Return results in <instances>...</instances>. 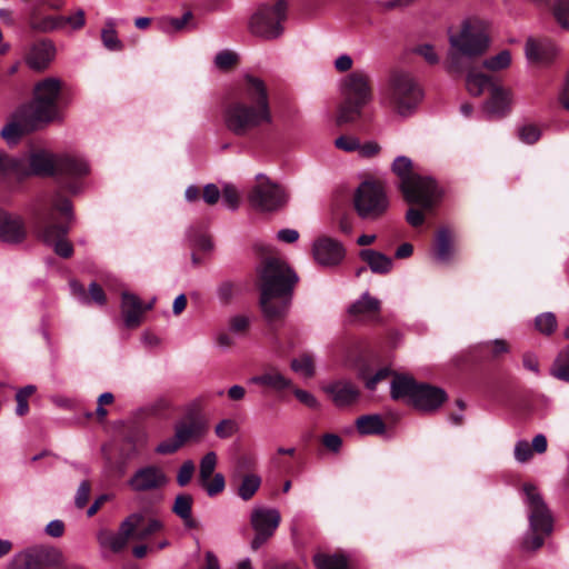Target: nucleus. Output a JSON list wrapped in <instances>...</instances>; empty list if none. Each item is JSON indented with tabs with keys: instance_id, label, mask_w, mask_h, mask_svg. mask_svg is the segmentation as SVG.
Wrapping results in <instances>:
<instances>
[{
	"instance_id": "1",
	"label": "nucleus",
	"mask_w": 569,
	"mask_h": 569,
	"mask_svg": "<svg viewBox=\"0 0 569 569\" xmlns=\"http://www.w3.org/2000/svg\"><path fill=\"white\" fill-rule=\"evenodd\" d=\"M449 51L446 69L449 73H467V89L472 96H480L486 89L490 91L483 109L490 117H503L508 111V92L499 87L495 78L479 72L473 66L475 59L489 48L490 39L487 24L480 19H467L460 31L449 36Z\"/></svg>"
},
{
	"instance_id": "2",
	"label": "nucleus",
	"mask_w": 569,
	"mask_h": 569,
	"mask_svg": "<svg viewBox=\"0 0 569 569\" xmlns=\"http://www.w3.org/2000/svg\"><path fill=\"white\" fill-rule=\"evenodd\" d=\"M222 117L226 128L239 138L257 140L273 122L266 82L246 74L242 82L224 99Z\"/></svg>"
},
{
	"instance_id": "3",
	"label": "nucleus",
	"mask_w": 569,
	"mask_h": 569,
	"mask_svg": "<svg viewBox=\"0 0 569 569\" xmlns=\"http://www.w3.org/2000/svg\"><path fill=\"white\" fill-rule=\"evenodd\" d=\"M298 282L296 271L280 258L267 257L257 267L256 287L259 291V306L270 326L287 317Z\"/></svg>"
},
{
	"instance_id": "4",
	"label": "nucleus",
	"mask_w": 569,
	"mask_h": 569,
	"mask_svg": "<svg viewBox=\"0 0 569 569\" xmlns=\"http://www.w3.org/2000/svg\"><path fill=\"white\" fill-rule=\"evenodd\" d=\"M23 166L28 173L17 174L18 179L30 176L54 177L59 188L71 194L82 190V179L90 172L89 164L80 157L53 154L44 150L32 152Z\"/></svg>"
},
{
	"instance_id": "5",
	"label": "nucleus",
	"mask_w": 569,
	"mask_h": 569,
	"mask_svg": "<svg viewBox=\"0 0 569 569\" xmlns=\"http://www.w3.org/2000/svg\"><path fill=\"white\" fill-rule=\"evenodd\" d=\"M73 221L70 199L60 191L56 192L50 207L39 217L36 231L38 238L53 248L57 256L69 259L73 254V244L67 239Z\"/></svg>"
},
{
	"instance_id": "6",
	"label": "nucleus",
	"mask_w": 569,
	"mask_h": 569,
	"mask_svg": "<svg viewBox=\"0 0 569 569\" xmlns=\"http://www.w3.org/2000/svg\"><path fill=\"white\" fill-rule=\"evenodd\" d=\"M391 169L399 179V190L408 203L421 206L426 210L435 208L441 192L431 177L416 172L411 159L406 156L397 157Z\"/></svg>"
},
{
	"instance_id": "7",
	"label": "nucleus",
	"mask_w": 569,
	"mask_h": 569,
	"mask_svg": "<svg viewBox=\"0 0 569 569\" xmlns=\"http://www.w3.org/2000/svg\"><path fill=\"white\" fill-rule=\"evenodd\" d=\"M522 490L526 496L525 502L529 521V531L522 540V547L526 550L535 551L541 548L545 540L552 533L555 519L535 485L523 483Z\"/></svg>"
},
{
	"instance_id": "8",
	"label": "nucleus",
	"mask_w": 569,
	"mask_h": 569,
	"mask_svg": "<svg viewBox=\"0 0 569 569\" xmlns=\"http://www.w3.org/2000/svg\"><path fill=\"white\" fill-rule=\"evenodd\" d=\"M161 530H163L161 520L156 518L146 520L143 513L133 512L120 523L117 533L108 529H101L98 532L97 539L100 546L109 547L113 552L118 553L127 547L130 539L147 540Z\"/></svg>"
},
{
	"instance_id": "9",
	"label": "nucleus",
	"mask_w": 569,
	"mask_h": 569,
	"mask_svg": "<svg viewBox=\"0 0 569 569\" xmlns=\"http://www.w3.org/2000/svg\"><path fill=\"white\" fill-rule=\"evenodd\" d=\"M342 100L338 108L337 124L351 123L360 119L363 108L372 99L369 76L362 70L349 73L341 84Z\"/></svg>"
},
{
	"instance_id": "10",
	"label": "nucleus",
	"mask_w": 569,
	"mask_h": 569,
	"mask_svg": "<svg viewBox=\"0 0 569 569\" xmlns=\"http://www.w3.org/2000/svg\"><path fill=\"white\" fill-rule=\"evenodd\" d=\"M391 398L406 399L409 405L423 411L437 410L446 400V391L437 386L418 382L409 376L396 375L391 381Z\"/></svg>"
},
{
	"instance_id": "11",
	"label": "nucleus",
	"mask_w": 569,
	"mask_h": 569,
	"mask_svg": "<svg viewBox=\"0 0 569 569\" xmlns=\"http://www.w3.org/2000/svg\"><path fill=\"white\" fill-rule=\"evenodd\" d=\"M61 92L62 82L57 78L48 77L36 83L31 102L23 106L31 128L58 119Z\"/></svg>"
},
{
	"instance_id": "12",
	"label": "nucleus",
	"mask_w": 569,
	"mask_h": 569,
	"mask_svg": "<svg viewBox=\"0 0 569 569\" xmlns=\"http://www.w3.org/2000/svg\"><path fill=\"white\" fill-rule=\"evenodd\" d=\"M389 107L398 114L410 116L420 104L423 90L418 81L406 71L390 73L385 91Z\"/></svg>"
},
{
	"instance_id": "13",
	"label": "nucleus",
	"mask_w": 569,
	"mask_h": 569,
	"mask_svg": "<svg viewBox=\"0 0 569 569\" xmlns=\"http://www.w3.org/2000/svg\"><path fill=\"white\" fill-rule=\"evenodd\" d=\"M209 430L207 417L197 408L187 410L182 419L174 426V435L161 441L156 452L159 455H172L188 442L201 441Z\"/></svg>"
},
{
	"instance_id": "14",
	"label": "nucleus",
	"mask_w": 569,
	"mask_h": 569,
	"mask_svg": "<svg viewBox=\"0 0 569 569\" xmlns=\"http://www.w3.org/2000/svg\"><path fill=\"white\" fill-rule=\"evenodd\" d=\"M288 17L286 0H276L273 3H261L249 21V30L253 36L266 40L279 38L283 31V23Z\"/></svg>"
},
{
	"instance_id": "15",
	"label": "nucleus",
	"mask_w": 569,
	"mask_h": 569,
	"mask_svg": "<svg viewBox=\"0 0 569 569\" xmlns=\"http://www.w3.org/2000/svg\"><path fill=\"white\" fill-rule=\"evenodd\" d=\"M358 216L362 219L376 220L389 208V200L380 181L366 180L359 184L353 197Z\"/></svg>"
},
{
	"instance_id": "16",
	"label": "nucleus",
	"mask_w": 569,
	"mask_h": 569,
	"mask_svg": "<svg viewBox=\"0 0 569 569\" xmlns=\"http://www.w3.org/2000/svg\"><path fill=\"white\" fill-rule=\"evenodd\" d=\"M261 483L262 479L257 472L254 458L247 455L239 456L230 471V486L238 497L249 501L258 492Z\"/></svg>"
},
{
	"instance_id": "17",
	"label": "nucleus",
	"mask_w": 569,
	"mask_h": 569,
	"mask_svg": "<svg viewBox=\"0 0 569 569\" xmlns=\"http://www.w3.org/2000/svg\"><path fill=\"white\" fill-rule=\"evenodd\" d=\"M8 569H66L61 553L47 547H32L13 557ZM71 569H82L72 567Z\"/></svg>"
},
{
	"instance_id": "18",
	"label": "nucleus",
	"mask_w": 569,
	"mask_h": 569,
	"mask_svg": "<svg viewBox=\"0 0 569 569\" xmlns=\"http://www.w3.org/2000/svg\"><path fill=\"white\" fill-rule=\"evenodd\" d=\"M288 196L281 186L272 182L264 174L257 176V184L249 193V201L252 207L261 211H276L282 208Z\"/></svg>"
},
{
	"instance_id": "19",
	"label": "nucleus",
	"mask_w": 569,
	"mask_h": 569,
	"mask_svg": "<svg viewBox=\"0 0 569 569\" xmlns=\"http://www.w3.org/2000/svg\"><path fill=\"white\" fill-rule=\"evenodd\" d=\"M168 482L169 478L162 468L148 465L137 469L128 485L136 492H150L164 488Z\"/></svg>"
},
{
	"instance_id": "20",
	"label": "nucleus",
	"mask_w": 569,
	"mask_h": 569,
	"mask_svg": "<svg viewBox=\"0 0 569 569\" xmlns=\"http://www.w3.org/2000/svg\"><path fill=\"white\" fill-rule=\"evenodd\" d=\"M313 257L322 266H336L343 259L345 249L340 242L322 237L313 244Z\"/></svg>"
},
{
	"instance_id": "21",
	"label": "nucleus",
	"mask_w": 569,
	"mask_h": 569,
	"mask_svg": "<svg viewBox=\"0 0 569 569\" xmlns=\"http://www.w3.org/2000/svg\"><path fill=\"white\" fill-rule=\"evenodd\" d=\"M325 391L338 407L351 406L360 397L359 388L353 382L345 379L331 382L325 388Z\"/></svg>"
},
{
	"instance_id": "22",
	"label": "nucleus",
	"mask_w": 569,
	"mask_h": 569,
	"mask_svg": "<svg viewBox=\"0 0 569 569\" xmlns=\"http://www.w3.org/2000/svg\"><path fill=\"white\" fill-rule=\"evenodd\" d=\"M27 237L23 221L0 209V240L9 243H19Z\"/></svg>"
},
{
	"instance_id": "23",
	"label": "nucleus",
	"mask_w": 569,
	"mask_h": 569,
	"mask_svg": "<svg viewBox=\"0 0 569 569\" xmlns=\"http://www.w3.org/2000/svg\"><path fill=\"white\" fill-rule=\"evenodd\" d=\"M56 48L50 40H39L31 44L27 53V63L34 70H44L53 60Z\"/></svg>"
},
{
	"instance_id": "24",
	"label": "nucleus",
	"mask_w": 569,
	"mask_h": 569,
	"mask_svg": "<svg viewBox=\"0 0 569 569\" xmlns=\"http://www.w3.org/2000/svg\"><path fill=\"white\" fill-rule=\"evenodd\" d=\"M121 313L127 328L133 329L141 325L143 303L134 293L123 291L121 295Z\"/></svg>"
},
{
	"instance_id": "25",
	"label": "nucleus",
	"mask_w": 569,
	"mask_h": 569,
	"mask_svg": "<svg viewBox=\"0 0 569 569\" xmlns=\"http://www.w3.org/2000/svg\"><path fill=\"white\" fill-rule=\"evenodd\" d=\"M456 252L455 234L448 228H440L435 236L432 253L435 259L448 264Z\"/></svg>"
},
{
	"instance_id": "26",
	"label": "nucleus",
	"mask_w": 569,
	"mask_h": 569,
	"mask_svg": "<svg viewBox=\"0 0 569 569\" xmlns=\"http://www.w3.org/2000/svg\"><path fill=\"white\" fill-rule=\"evenodd\" d=\"M29 121V117L24 113V108L21 107L17 112V120L9 122L2 128L0 132L1 138L8 143H16L24 134L38 130L41 127V124H36L31 128Z\"/></svg>"
},
{
	"instance_id": "27",
	"label": "nucleus",
	"mask_w": 569,
	"mask_h": 569,
	"mask_svg": "<svg viewBox=\"0 0 569 569\" xmlns=\"http://www.w3.org/2000/svg\"><path fill=\"white\" fill-rule=\"evenodd\" d=\"M280 513L276 509L257 508L251 513V526L256 532L273 536L280 525Z\"/></svg>"
},
{
	"instance_id": "28",
	"label": "nucleus",
	"mask_w": 569,
	"mask_h": 569,
	"mask_svg": "<svg viewBox=\"0 0 569 569\" xmlns=\"http://www.w3.org/2000/svg\"><path fill=\"white\" fill-rule=\"evenodd\" d=\"M556 51L555 43L549 39L529 38L526 43V56L532 62L549 63L553 60Z\"/></svg>"
},
{
	"instance_id": "29",
	"label": "nucleus",
	"mask_w": 569,
	"mask_h": 569,
	"mask_svg": "<svg viewBox=\"0 0 569 569\" xmlns=\"http://www.w3.org/2000/svg\"><path fill=\"white\" fill-rule=\"evenodd\" d=\"M251 382L277 392L292 388V381L274 367H269L261 375L252 377Z\"/></svg>"
},
{
	"instance_id": "30",
	"label": "nucleus",
	"mask_w": 569,
	"mask_h": 569,
	"mask_svg": "<svg viewBox=\"0 0 569 569\" xmlns=\"http://www.w3.org/2000/svg\"><path fill=\"white\" fill-rule=\"evenodd\" d=\"M380 312V301L371 297L368 292L363 293L359 300L351 303L348 313L353 318L375 319Z\"/></svg>"
},
{
	"instance_id": "31",
	"label": "nucleus",
	"mask_w": 569,
	"mask_h": 569,
	"mask_svg": "<svg viewBox=\"0 0 569 569\" xmlns=\"http://www.w3.org/2000/svg\"><path fill=\"white\" fill-rule=\"evenodd\" d=\"M359 257L365 261L370 270L377 274H387L392 269V259L385 253L372 249H362Z\"/></svg>"
},
{
	"instance_id": "32",
	"label": "nucleus",
	"mask_w": 569,
	"mask_h": 569,
	"mask_svg": "<svg viewBox=\"0 0 569 569\" xmlns=\"http://www.w3.org/2000/svg\"><path fill=\"white\" fill-rule=\"evenodd\" d=\"M356 428L361 436H380L387 430L385 420L380 415H363L356 419Z\"/></svg>"
},
{
	"instance_id": "33",
	"label": "nucleus",
	"mask_w": 569,
	"mask_h": 569,
	"mask_svg": "<svg viewBox=\"0 0 569 569\" xmlns=\"http://www.w3.org/2000/svg\"><path fill=\"white\" fill-rule=\"evenodd\" d=\"M312 561L317 569H350L349 560L342 552L333 555L317 552Z\"/></svg>"
},
{
	"instance_id": "34",
	"label": "nucleus",
	"mask_w": 569,
	"mask_h": 569,
	"mask_svg": "<svg viewBox=\"0 0 569 569\" xmlns=\"http://www.w3.org/2000/svg\"><path fill=\"white\" fill-rule=\"evenodd\" d=\"M477 57L475 59L473 66L477 67L479 72H482V69H487L489 71H500L507 69L511 63V54L509 50H502L498 54L488 58L486 60L480 61V58L483 56Z\"/></svg>"
},
{
	"instance_id": "35",
	"label": "nucleus",
	"mask_w": 569,
	"mask_h": 569,
	"mask_svg": "<svg viewBox=\"0 0 569 569\" xmlns=\"http://www.w3.org/2000/svg\"><path fill=\"white\" fill-rule=\"evenodd\" d=\"M478 350L485 358L498 360L510 351V346L503 339H496L479 343Z\"/></svg>"
},
{
	"instance_id": "36",
	"label": "nucleus",
	"mask_w": 569,
	"mask_h": 569,
	"mask_svg": "<svg viewBox=\"0 0 569 569\" xmlns=\"http://www.w3.org/2000/svg\"><path fill=\"white\" fill-rule=\"evenodd\" d=\"M391 375L392 370L388 367L380 368L372 376L370 375V369L368 366H362L358 370V378L365 382V387L370 391L376 390L377 385L386 380Z\"/></svg>"
},
{
	"instance_id": "37",
	"label": "nucleus",
	"mask_w": 569,
	"mask_h": 569,
	"mask_svg": "<svg viewBox=\"0 0 569 569\" xmlns=\"http://www.w3.org/2000/svg\"><path fill=\"white\" fill-rule=\"evenodd\" d=\"M550 375L558 380L569 382V345L553 360Z\"/></svg>"
},
{
	"instance_id": "38",
	"label": "nucleus",
	"mask_w": 569,
	"mask_h": 569,
	"mask_svg": "<svg viewBox=\"0 0 569 569\" xmlns=\"http://www.w3.org/2000/svg\"><path fill=\"white\" fill-rule=\"evenodd\" d=\"M61 19L59 16H40L38 13H32L30 17V28L36 31L41 32H51L54 30H60Z\"/></svg>"
},
{
	"instance_id": "39",
	"label": "nucleus",
	"mask_w": 569,
	"mask_h": 569,
	"mask_svg": "<svg viewBox=\"0 0 569 569\" xmlns=\"http://www.w3.org/2000/svg\"><path fill=\"white\" fill-rule=\"evenodd\" d=\"M101 40L103 46L110 51H121L123 49L122 41L118 38L116 23L108 20L101 31Z\"/></svg>"
},
{
	"instance_id": "40",
	"label": "nucleus",
	"mask_w": 569,
	"mask_h": 569,
	"mask_svg": "<svg viewBox=\"0 0 569 569\" xmlns=\"http://www.w3.org/2000/svg\"><path fill=\"white\" fill-rule=\"evenodd\" d=\"M28 173L23 161L11 158L3 152H0V174L14 176Z\"/></svg>"
},
{
	"instance_id": "41",
	"label": "nucleus",
	"mask_w": 569,
	"mask_h": 569,
	"mask_svg": "<svg viewBox=\"0 0 569 569\" xmlns=\"http://www.w3.org/2000/svg\"><path fill=\"white\" fill-rule=\"evenodd\" d=\"M217 455L213 451L207 452L200 460L199 466V481L206 482L209 480L212 475H214V470L217 467Z\"/></svg>"
},
{
	"instance_id": "42",
	"label": "nucleus",
	"mask_w": 569,
	"mask_h": 569,
	"mask_svg": "<svg viewBox=\"0 0 569 569\" xmlns=\"http://www.w3.org/2000/svg\"><path fill=\"white\" fill-rule=\"evenodd\" d=\"M193 498L189 493H180L172 505V512L179 518H188L192 513Z\"/></svg>"
},
{
	"instance_id": "43",
	"label": "nucleus",
	"mask_w": 569,
	"mask_h": 569,
	"mask_svg": "<svg viewBox=\"0 0 569 569\" xmlns=\"http://www.w3.org/2000/svg\"><path fill=\"white\" fill-rule=\"evenodd\" d=\"M291 369L296 372H302L306 377L311 378L315 375L313 357L303 353L299 358L291 361Z\"/></svg>"
},
{
	"instance_id": "44",
	"label": "nucleus",
	"mask_w": 569,
	"mask_h": 569,
	"mask_svg": "<svg viewBox=\"0 0 569 569\" xmlns=\"http://www.w3.org/2000/svg\"><path fill=\"white\" fill-rule=\"evenodd\" d=\"M120 455H121V461L116 462L114 466H112L111 461H109L110 468H112L113 472L119 477H121L126 472L127 461L138 455V449H137L136 443L132 441H129V448L128 449L122 448Z\"/></svg>"
},
{
	"instance_id": "45",
	"label": "nucleus",
	"mask_w": 569,
	"mask_h": 569,
	"mask_svg": "<svg viewBox=\"0 0 569 569\" xmlns=\"http://www.w3.org/2000/svg\"><path fill=\"white\" fill-rule=\"evenodd\" d=\"M239 62L236 52L230 50H222L217 53L214 58V64L219 70L229 71L232 70Z\"/></svg>"
},
{
	"instance_id": "46",
	"label": "nucleus",
	"mask_w": 569,
	"mask_h": 569,
	"mask_svg": "<svg viewBox=\"0 0 569 569\" xmlns=\"http://www.w3.org/2000/svg\"><path fill=\"white\" fill-rule=\"evenodd\" d=\"M36 392L34 386H26L21 388L16 393L17 409L16 412L18 416L22 417L28 413L29 405L28 399Z\"/></svg>"
},
{
	"instance_id": "47",
	"label": "nucleus",
	"mask_w": 569,
	"mask_h": 569,
	"mask_svg": "<svg viewBox=\"0 0 569 569\" xmlns=\"http://www.w3.org/2000/svg\"><path fill=\"white\" fill-rule=\"evenodd\" d=\"M209 497H216L226 488V479L222 473H214L206 482H200Z\"/></svg>"
},
{
	"instance_id": "48",
	"label": "nucleus",
	"mask_w": 569,
	"mask_h": 569,
	"mask_svg": "<svg viewBox=\"0 0 569 569\" xmlns=\"http://www.w3.org/2000/svg\"><path fill=\"white\" fill-rule=\"evenodd\" d=\"M541 137V130L532 123L523 124L518 129V138L527 144L536 143Z\"/></svg>"
},
{
	"instance_id": "49",
	"label": "nucleus",
	"mask_w": 569,
	"mask_h": 569,
	"mask_svg": "<svg viewBox=\"0 0 569 569\" xmlns=\"http://www.w3.org/2000/svg\"><path fill=\"white\" fill-rule=\"evenodd\" d=\"M535 325L541 333L550 335L557 327V319L553 313L546 312L536 318Z\"/></svg>"
},
{
	"instance_id": "50",
	"label": "nucleus",
	"mask_w": 569,
	"mask_h": 569,
	"mask_svg": "<svg viewBox=\"0 0 569 569\" xmlns=\"http://www.w3.org/2000/svg\"><path fill=\"white\" fill-rule=\"evenodd\" d=\"M229 329L238 336H246L250 329V319L243 315H237L229 319Z\"/></svg>"
},
{
	"instance_id": "51",
	"label": "nucleus",
	"mask_w": 569,
	"mask_h": 569,
	"mask_svg": "<svg viewBox=\"0 0 569 569\" xmlns=\"http://www.w3.org/2000/svg\"><path fill=\"white\" fill-rule=\"evenodd\" d=\"M193 13L191 11H187L181 18H167L164 22L172 31L178 32L184 30L188 27L193 28Z\"/></svg>"
},
{
	"instance_id": "52",
	"label": "nucleus",
	"mask_w": 569,
	"mask_h": 569,
	"mask_svg": "<svg viewBox=\"0 0 569 569\" xmlns=\"http://www.w3.org/2000/svg\"><path fill=\"white\" fill-rule=\"evenodd\" d=\"M59 19L62 20L60 30L64 29L66 26H70L73 30H79L86 24V13L82 9L77 10V12L70 17L59 16Z\"/></svg>"
},
{
	"instance_id": "53",
	"label": "nucleus",
	"mask_w": 569,
	"mask_h": 569,
	"mask_svg": "<svg viewBox=\"0 0 569 569\" xmlns=\"http://www.w3.org/2000/svg\"><path fill=\"white\" fill-rule=\"evenodd\" d=\"M194 463L192 460H186L178 470L177 483L180 487H186L190 483L194 473Z\"/></svg>"
},
{
	"instance_id": "54",
	"label": "nucleus",
	"mask_w": 569,
	"mask_h": 569,
	"mask_svg": "<svg viewBox=\"0 0 569 569\" xmlns=\"http://www.w3.org/2000/svg\"><path fill=\"white\" fill-rule=\"evenodd\" d=\"M238 426L232 419L221 420L214 428V433L220 439H228L236 433Z\"/></svg>"
},
{
	"instance_id": "55",
	"label": "nucleus",
	"mask_w": 569,
	"mask_h": 569,
	"mask_svg": "<svg viewBox=\"0 0 569 569\" xmlns=\"http://www.w3.org/2000/svg\"><path fill=\"white\" fill-rule=\"evenodd\" d=\"M553 14L561 27L569 29V0H559L553 8Z\"/></svg>"
},
{
	"instance_id": "56",
	"label": "nucleus",
	"mask_w": 569,
	"mask_h": 569,
	"mask_svg": "<svg viewBox=\"0 0 569 569\" xmlns=\"http://www.w3.org/2000/svg\"><path fill=\"white\" fill-rule=\"evenodd\" d=\"M421 209H417V208H409L407 213H406V220L407 222L413 227V228H419L421 227L423 223H425V212H431L433 210V208L431 210H426L425 208H422L421 206H419Z\"/></svg>"
},
{
	"instance_id": "57",
	"label": "nucleus",
	"mask_w": 569,
	"mask_h": 569,
	"mask_svg": "<svg viewBox=\"0 0 569 569\" xmlns=\"http://www.w3.org/2000/svg\"><path fill=\"white\" fill-rule=\"evenodd\" d=\"M238 291V286L232 281H223L218 288V297L223 305H229Z\"/></svg>"
},
{
	"instance_id": "58",
	"label": "nucleus",
	"mask_w": 569,
	"mask_h": 569,
	"mask_svg": "<svg viewBox=\"0 0 569 569\" xmlns=\"http://www.w3.org/2000/svg\"><path fill=\"white\" fill-rule=\"evenodd\" d=\"M91 483L89 480H83L77 491L74 503L77 508L82 509L87 506L90 499Z\"/></svg>"
},
{
	"instance_id": "59",
	"label": "nucleus",
	"mask_w": 569,
	"mask_h": 569,
	"mask_svg": "<svg viewBox=\"0 0 569 569\" xmlns=\"http://www.w3.org/2000/svg\"><path fill=\"white\" fill-rule=\"evenodd\" d=\"M335 146L340 150L352 152L360 148V142L355 137L342 134L335 140Z\"/></svg>"
},
{
	"instance_id": "60",
	"label": "nucleus",
	"mask_w": 569,
	"mask_h": 569,
	"mask_svg": "<svg viewBox=\"0 0 569 569\" xmlns=\"http://www.w3.org/2000/svg\"><path fill=\"white\" fill-rule=\"evenodd\" d=\"M533 450L528 441H518L515 447V457L520 462H527L531 459Z\"/></svg>"
},
{
	"instance_id": "61",
	"label": "nucleus",
	"mask_w": 569,
	"mask_h": 569,
	"mask_svg": "<svg viewBox=\"0 0 569 569\" xmlns=\"http://www.w3.org/2000/svg\"><path fill=\"white\" fill-rule=\"evenodd\" d=\"M415 51L421 56L429 64H437L439 62V57L431 44H420L416 48Z\"/></svg>"
},
{
	"instance_id": "62",
	"label": "nucleus",
	"mask_w": 569,
	"mask_h": 569,
	"mask_svg": "<svg viewBox=\"0 0 569 569\" xmlns=\"http://www.w3.org/2000/svg\"><path fill=\"white\" fill-rule=\"evenodd\" d=\"M88 300H92L96 303L102 306L106 303L107 298L102 287L97 282H91L89 286V292L87 293Z\"/></svg>"
},
{
	"instance_id": "63",
	"label": "nucleus",
	"mask_w": 569,
	"mask_h": 569,
	"mask_svg": "<svg viewBox=\"0 0 569 569\" xmlns=\"http://www.w3.org/2000/svg\"><path fill=\"white\" fill-rule=\"evenodd\" d=\"M222 197L230 209H236L239 206V193L233 186L227 184L223 188Z\"/></svg>"
},
{
	"instance_id": "64",
	"label": "nucleus",
	"mask_w": 569,
	"mask_h": 569,
	"mask_svg": "<svg viewBox=\"0 0 569 569\" xmlns=\"http://www.w3.org/2000/svg\"><path fill=\"white\" fill-rule=\"evenodd\" d=\"M202 197L206 203L213 206L220 199V190L214 183H209L204 186Z\"/></svg>"
}]
</instances>
